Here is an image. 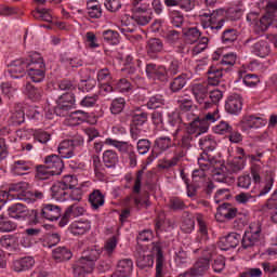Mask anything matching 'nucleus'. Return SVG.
I'll use <instances>...</instances> for the list:
<instances>
[{
	"mask_svg": "<svg viewBox=\"0 0 277 277\" xmlns=\"http://www.w3.org/2000/svg\"><path fill=\"white\" fill-rule=\"evenodd\" d=\"M77 186V177L72 175H66L61 182H56L52 185V198L64 202L70 198V189Z\"/></svg>",
	"mask_w": 277,
	"mask_h": 277,
	"instance_id": "nucleus-1",
	"label": "nucleus"
},
{
	"mask_svg": "<svg viewBox=\"0 0 277 277\" xmlns=\"http://www.w3.org/2000/svg\"><path fill=\"white\" fill-rule=\"evenodd\" d=\"M28 76L34 83H42L47 77V65L40 53L30 54V66L27 69Z\"/></svg>",
	"mask_w": 277,
	"mask_h": 277,
	"instance_id": "nucleus-2",
	"label": "nucleus"
},
{
	"mask_svg": "<svg viewBox=\"0 0 277 277\" xmlns=\"http://www.w3.org/2000/svg\"><path fill=\"white\" fill-rule=\"evenodd\" d=\"M200 16L209 18L208 21H202L201 25L203 29H209L210 31H220V29L224 27V23H226L224 9L205 12L201 13Z\"/></svg>",
	"mask_w": 277,
	"mask_h": 277,
	"instance_id": "nucleus-3",
	"label": "nucleus"
},
{
	"mask_svg": "<svg viewBox=\"0 0 277 277\" xmlns=\"http://www.w3.org/2000/svg\"><path fill=\"white\" fill-rule=\"evenodd\" d=\"M263 235V224L261 222H252L249 225V232H246L241 237V247L243 250H250L254 248V246L259 245L261 241V236Z\"/></svg>",
	"mask_w": 277,
	"mask_h": 277,
	"instance_id": "nucleus-4",
	"label": "nucleus"
},
{
	"mask_svg": "<svg viewBox=\"0 0 277 277\" xmlns=\"http://www.w3.org/2000/svg\"><path fill=\"white\" fill-rule=\"evenodd\" d=\"M213 254L211 252H207V254H203V256L198 258L197 261L194 263L193 267H190L188 271L182 273L183 277H200L205 276L207 272H209V268L211 267V259Z\"/></svg>",
	"mask_w": 277,
	"mask_h": 277,
	"instance_id": "nucleus-5",
	"label": "nucleus"
},
{
	"mask_svg": "<svg viewBox=\"0 0 277 277\" xmlns=\"http://www.w3.org/2000/svg\"><path fill=\"white\" fill-rule=\"evenodd\" d=\"M145 72L148 79H156L161 83H168L170 81V74L164 65H158L155 63H149L146 65Z\"/></svg>",
	"mask_w": 277,
	"mask_h": 277,
	"instance_id": "nucleus-6",
	"label": "nucleus"
},
{
	"mask_svg": "<svg viewBox=\"0 0 277 277\" xmlns=\"http://www.w3.org/2000/svg\"><path fill=\"white\" fill-rule=\"evenodd\" d=\"M8 213L10 217H13L14 220H25V217H27V215H31L32 222H35V224H37V222H39L38 219V210H30L27 209V207L23 203H15L11 207H9L8 209Z\"/></svg>",
	"mask_w": 277,
	"mask_h": 277,
	"instance_id": "nucleus-7",
	"label": "nucleus"
},
{
	"mask_svg": "<svg viewBox=\"0 0 277 277\" xmlns=\"http://www.w3.org/2000/svg\"><path fill=\"white\" fill-rule=\"evenodd\" d=\"M153 250L156 253V275L155 277H170L166 272V256L161 242H153Z\"/></svg>",
	"mask_w": 277,
	"mask_h": 277,
	"instance_id": "nucleus-8",
	"label": "nucleus"
},
{
	"mask_svg": "<svg viewBox=\"0 0 277 277\" xmlns=\"http://www.w3.org/2000/svg\"><path fill=\"white\" fill-rule=\"evenodd\" d=\"M29 193V183L18 182L15 184H10L8 187V197L14 200H27V194Z\"/></svg>",
	"mask_w": 277,
	"mask_h": 277,
	"instance_id": "nucleus-9",
	"label": "nucleus"
},
{
	"mask_svg": "<svg viewBox=\"0 0 277 277\" xmlns=\"http://www.w3.org/2000/svg\"><path fill=\"white\" fill-rule=\"evenodd\" d=\"M217 113H208L203 117H195L190 122L193 123V127L199 130L197 135H202V133H207L209 131V127L211 126V122H215Z\"/></svg>",
	"mask_w": 277,
	"mask_h": 277,
	"instance_id": "nucleus-10",
	"label": "nucleus"
},
{
	"mask_svg": "<svg viewBox=\"0 0 277 277\" xmlns=\"http://www.w3.org/2000/svg\"><path fill=\"white\" fill-rule=\"evenodd\" d=\"M199 130L194 126L193 122L188 123V127H186V132L182 135L180 142L177 143L181 148H184V150H189L192 148V142H194V135L195 137H198Z\"/></svg>",
	"mask_w": 277,
	"mask_h": 277,
	"instance_id": "nucleus-11",
	"label": "nucleus"
},
{
	"mask_svg": "<svg viewBox=\"0 0 277 277\" xmlns=\"http://www.w3.org/2000/svg\"><path fill=\"white\" fill-rule=\"evenodd\" d=\"M243 109V101L241 96L234 94L229 95L225 102V111L232 116H239Z\"/></svg>",
	"mask_w": 277,
	"mask_h": 277,
	"instance_id": "nucleus-12",
	"label": "nucleus"
},
{
	"mask_svg": "<svg viewBox=\"0 0 277 277\" xmlns=\"http://www.w3.org/2000/svg\"><path fill=\"white\" fill-rule=\"evenodd\" d=\"M40 215L43 220H48L49 222H57V220L62 217V208L53 203L43 205Z\"/></svg>",
	"mask_w": 277,
	"mask_h": 277,
	"instance_id": "nucleus-13",
	"label": "nucleus"
},
{
	"mask_svg": "<svg viewBox=\"0 0 277 277\" xmlns=\"http://www.w3.org/2000/svg\"><path fill=\"white\" fill-rule=\"evenodd\" d=\"M44 164L55 176H60L64 170V160L55 154L47 156L44 158Z\"/></svg>",
	"mask_w": 277,
	"mask_h": 277,
	"instance_id": "nucleus-14",
	"label": "nucleus"
},
{
	"mask_svg": "<svg viewBox=\"0 0 277 277\" xmlns=\"http://www.w3.org/2000/svg\"><path fill=\"white\" fill-rule=\"evenodd\" d=\"M31 55L28 56V58H19L15 60L10 64L9 72L11 75H19L23 77L27 70H29V67L31 66Z\"/></svg>",
	"mask_w": 277,
	"mask_h": 277,
	"instance_id": "nucleus-15",
	"label": "nucleus"
},
{
	"mask_svg": "<svg viewBox=\"0 0 277 277\" xmlns=\"http://www.w3.org/2000/svg\"><path fill=\"white\" fill-rule=\"evenodd\" d=\"M239 241H241V236L237 233H230L220 239L219 248L224 251L233 250L239 246Z\"/></svg>",
	"mask_w": 277,
	"mask_h": 277,
	"instance_id": "nucleus-16",
	"label": "nucleus"
},
{
	"mask_svg": "<svg viewBox=\"0 0 277 277\" xmlns=\"http://www.w3.org/2000/svg\"><path fill=\"white\" fill-rule=\"evenodd\" d=\"M131 272H133V260L132 259H123L118 262L117 269L111 276L113 277H129V276H131Z\"/></svg>",
	"mask_w": 277,
	"mask_h": 277,
	"instance_id": "nucleus-17",
	"label": "nucleus"
},
{
	"mask_svg": "<svg viewBox=\"0 0 277 277\" xmlns=\"http://www.w3.org/2000/svg\"><path fill=\"white\" fill-rule=\"evenodd\" d=\"M34 265H36V260H34L32 256H25L13 261L14 272H27V269H31Z\"/></svg>",
	"mask_w": 277,
	"mask_h": 277,
	"instance_id": "nucleus-18",
	"label": "nucleus"
},
{
	"mask_svg": "<svg viewBox=\"0 0 277 277\" xmlns=\"http://www.w3.org/2000/svg\"><path fill=\"white\" fill-rule=\"evenodd\" d=\"M52 259L56 263H64V261H70L72 259V251L66 247H57L52 251Z\"/></svg>",
	"mask_w": 277,
	"mask_h": 277,
	"instance_id": "nucleus-19",
	"label": "nucleus"
},
{
	"mask_svg": "<svg viewBox=\"0 0 277 277\" xmlns=\"http://www.w3.org/2000/svg\"><path fill=\"white\" fill-rule=\"evenodd\" d=\"M222 67L211 66L207 72L209 85H220L222 77H224Z\"/></svg>",
	"mask_w": 277,
	"mask_h": 277,
	"instance_id": "nucleus-20",
	"label": "nucleus"
},
{
	"mask_svg": "<svg viewBox=\"0 0 277 277\" xmlns=\"http://www.w3.org/2000/svg\"><path fill=\"white\" fill-rule=\"evenodd\" d=\"M98 256H101V250L89 248L82 252L80 261H83V263H87V265H91V267L94 268V262L98 261Z\"/></svg>",
	"mask_w": 277,
	"mask_h": 277,
	"instance_id": "nucleus-21",
	"label": "nucleus"
},
{
	"mask_svg": "<svg viewBox=\"0 0 277 277\" xmlns=\"http://www.w3.org/2000/svg\"><path fill=\"white\" fill-rule=\"evenodd\" d=\"M91 225L88 221H75L70 224L68 230L71 235H85L90 230Z\"/></svg>",
	"mask_w": 277,
	"mask_h": 277,
	"instance_id": "nucleus-22",
	"label": "nucleus"
},
{
	"mask_svg": "<svg viewBox=\"0 0 277 277\" xmlns=\"http://www.w3.org/2000/svg\"><path fill=\"white\" fill-rule=\"evenodd\" d=\"M74 275L78 277H85V274H92L94 268L92 264H87L83 260H78V262L72 266Z\"/></svg>",
	"mask_w": 277,
	"mask_h": 277,
	"instance_id": "nucleus-23",
	"label": "nucleus"
},
{
	"mask_svg": "<svg viewBox=\"0 0 277 277\" xmlns=\"http://www.w3.org/2000/svg\"><path fill=\"white\" fill-rule=\"evenodd\" d=\"M89 202L92 209L96 211L105 205V195H103L100 189H95L89 195Z\"/></svg>",
	"mask_w": 277,
	"mask_h": 277,
	"instance_id": "nucleus-24",
	"label": "nucleus"
},
{
	"mask_svg": "<svg viewBox=\"0 0 277 277\" xmlns=\"http://www.w3.org/2000/svg\"><path fill=\"white\" fill-rule=\"evenodd\" d=\"M253 53L258 57H267L272 53V48L267 41L261 40L253 44Z\"/></svg>",
	"mask_w": 277,
	"mask_h": 277,
	"instance_id": "nucleus-25",
	"label": "nucleus"
},
{
	"mask_svg": "<svg viewBox=\"0 0 277 277\" xmlns=\"http://www.w3.org/2000/svg\"><path fill=\"white\" fill-rule=\"evenodd\" d=\"M185 85H187V74H181L170 82L169 90L173 93L181 92Z\"/></svg>",
	"mask_w": 277,
	"mask_h": 277,
	"instance_id": "nucleus-26",
	"label": "nucleus"
},
{
	"mask_svg": "<svg viewBox=\"0 0 277 277\" xmlns=\"http://www.w3.org/2000/svg\"><path fill=\"white\" fill-rule=\"evenodd\" d=\"M25 94L35 103L42 100V89L31 84L30 82H27L25 85Z\"/></svg>",
	"mask_w": 277,
	"mask_h": 277,
	"instance_id": "nucleus-27",
	"label": "nucleus"
},
{
	"mask_svg": "<svg viewBox=\"0 0 277 277\" xmlns=\"http://www.w3.org/2000/svg\"><path fill=\"white\" fill-rule=\"evenodd\" d=\"M199 146L202 153H213L217 146V142H215V138L211 135L203 136L199 140Z\"/></svg>",
	"mask_w": 277,
	"mask_h": 277,
	"instance_id": "nucleus-28",
	"label": "nucleus"
},
{
	"mask_svg": "<svg viewBox=\"0 0 277 277\" xmlns=\"http://www.w3.org/2000/svg\"><path fill=\"white\" fill-rule=\"evenodd\" d=\"M217 163V160H215V157L211 156L209 153H201L200 157L198 158V166L202 170H211L212 166H215Z\"/></svg>",
	"mask_w": 277,
	"mask_h": 277,
	"instance_id": "nucleus-29",
	"label": "nucleus"
},
{
	"mask_svg": "<svg viewBox=\"0 0 277 277\" xmlns=\"http://www.w3.org/2000/svg\"><path fill=\"white\" fill-rule=\"evenodd\" d=\"M230 173L226 169V164H221L220 168H214L212 170V179L216 181V183H228V175Z\"/></svg>",
	"mask_w": 277,
	"mask_h": 277,
	"instance_id": "nucleus-30",
	"label": "nucleus"
},
{
	"mask_svg": "<svg viewBox=\"0 0 277 277\" xmlns=\"http://www.w3.org/2000/svg\"><path fill=\"white\" fill-rule=\"evenodd\" d=\"M74 150L72 142H70V140L63 141L58 146V153L63 159H71V157H75Z\"/></svg>",
	"mask_w": 277,
	"mask_h": 277,
	"instance_id": "nucleus-31",
	"label": "nucleus"
},
{
	"mask_svg": "<svg viewBox=\"0 0 277 277\" xmlns=\"http://www.w3.org/2000/svg\"><path fill=\"white\" fill-rule=\"evenodd\" d=\"M169 18L171 21V25L177 29H181L185 23V16L179 10L169 9Z\"/></svg>",
	"mask_w": 277,
	"mask_h": 277,
	"instance_id": "nucleus-32",
	"label": "nucleus"
},
{
	"mask_svg": "<svg viewBox=\"0 0 277 277\" xmlns=\"http://www.w3.org/2000/svg\"><path fill=\"white\" fill-rule=\"evenodd\" d=\"M183 36L185 37L186 42L194 44L200 40L202 32L197 27H190L183 30Z\"/></svg>",
	"mask_w": 277,
	"mask_h": 277,
	"instance_id": "nucleus-33",
	"label": "nucleus"
},
{
	"mask_svg": "<svg viewBox=\"0 0 277 277\" xmlns=\"http://www.w3.org/2000/svg\"><path fill=\"white\" fill-rule=\"evenodd\" d=\"M118 161V154L115 150L108 149L104 151L103 163L105 168H114Z\"/></svg>",
	"mask_w": 277,
	"mask_h": 277,
	"instance_id": "nucleus-34",
	"label": "nucleus"
},
{
	"mask_svg": "<svg viewBox=\"0 0 277 277\" xmlns=\"http://www.w3.org/2000/svg\"><path fill=\"white\" fill-rule=\"evenodd\" d=\"M136 265L140 269H146V267H153L155 265V259L153 254H140L136 260Z\"/></svg>",
	"mask_w": 277,
	"mask_h": 277,
	"instance_id": "nucleus-35",
	"label": "nucleus"
},
{
	"mask_svg": "<svg viewBox=\"0 0 277 277\" xmlns=\"http://www.w3.org/2000/svg\"><path fill=\"white\" fill-rule=\"evenodd\" d=\"M51 176H55V173L50 171L47 164H40L36 167V179H39V181H47L51 179Z\"/></svg>",
	"mask_w": 277,
	"mask_h": 277,
	"instance_id": "nucleus-36",
	"label": "nucleus"
},
{
	"mask_svg": "<svg viewBox=\"0 0 277 277\" xmlns=\"http://www.w3.org/2000/svg\"><path fill=\"white\" fill-rule=\"evenodd\" d=\"M147 53H161L163 51V41L159 38H151L147 41Z\"/></svg>",
	"mask_w": 277,
	"mask_h": 277,
	"instance_id": "nucleus-37",
	"label": "nucleus"
},
{
	"mask_svg": "<svg viewBox=\"0 0 277 277\" xmlns=\"http://www.w3.org/2000/svg\"><path fill=\"white\" fill-rule=\"evenodd\" d=\"M184 219L182 221L181 230L183 233L189 234L192 230H194L196 226V221L194 217L189 216V212H184Z\"/></svg>",
	"mask_w": 277,
	"mask_h": 277,
	"instance_id": "nucleus-38",
	"label": "nucleus"
},
{
	"mask_svg": "<svg viewBox=\"0 0 277 277\" xmlns=\"http://www.w3.org/2000/svg\"><path fill=\"white\" fill-rule=\"evenodd\" d=\"M88 118H89L88 113L83 110H76L69 114L68 120L69 122H71V124L77 126V124H81V122H85Z\"/></svg>",
	"mask_w": 277,
	"mask_h": 277,
	"instance_id": "nucleus-39",
	"label": "nucleus"
},
{
	"mask_svg": "<svg viewBox=\"0 0 277 277\" xmlns=\"http://www.w3.org/2000/svg\"><path fill=\"white\" fill-rule=\"evenodd\" d=\"M124 105H127V101H124V97H117L113 100L110 104V113L115 116H118V114H122L124 110Z\"/></svg>",
	"mask_w": 277,
	"mask_h": 277,
	"instance_id": "nucleus-40",
	"label": "nucleus"
},
{
	"mask_svg": "<svg viewBox=\"0 0 277 277\" xmlns=\"http://www.w3.org/2000/svg\"><path fill=\"white\" fill-rule=\"evenodd\" d=\"M16 223L10 221L3 215H0V233H12V230H16Z\"/></svg>",
	"mask_w": 277,
	"mask_h": 277,
	"instance_id": "nucleus-41",
	"label": "nucleus"
},
{
	"mask_svg": "<svg viewBox=\"0 0 277 277\" xmlns=\"http://www.w3.org/2000/svg\"><path fill=\"white\" fill-rule=\"evenodd\" d=\"M192 92L195 98L198 101L199 104H202V101L207 98L208 90L202 84H195L192 89Z\"/></svg>",
	"mask_w": 277,
	"mask_h": 277,
	"instance_id": "nucleus-42",
	"label": "nucleus"
},
{
	"mask_svg": "<svg viewBox=\"0 0 277 277\" xmlns=\"http://www.w3.org/2000/svg\"><path fill=\"white\" fill-rule=\"evenodd\" d=\"M181 66L182 63L179 61V58L173 57L169 65L167 66V72L169 74V77L172 79V77H176L177 74L181 72Z\"/></svg>",
	"mask_w": 277,
	"mask_h": 277,
	"instance_id": "nucleus-43",
	"label": "nucleus"
},
{
	"mask_svg": "<svg viewBox=\"0 0 277 277\" xmlns=\"http://www.w3.org/2000/svg\"><path fill=\"white\" fill-rule=\"evenodd\" d=\"M92 159L95 176L97 179H105V166H103V162H101V157H98L97 155H93Z\"/></svg>",
	"mask_w": 277,
	"mask_h": 277,
	"instance_id": "nucleus-44",
	"label": "nucleus"
},
{
	"mask_svg": "<svg viewBox=\"0 0 277 277\" xmlns=\"http://www.w3.org/2000/svg\"><path fill=\"white\" fill-rule=\"evenodd\" d=\"M197 224L199 226V233L201 235L200 241H207L209 239V229L207 227V222L202 217V214H197Z\"/></svg>",
	"mask_w": 277,
	"mask_h": 277,
	"instance_id": "nucleus-45",
	"label": "nucleus"
},
{
	"mask_svg": "<svg viewBox=\"0 0 277 277\" xmlns=\"http://www.w3.org/2000/svg\"><path fill=\"white\" fill-rule=\"evenodd\" d=\"M228 207H230V203L228 202H224L217 207L216 213H215L216 222H226L228 216Z\"/></svg>",
	"mask_w": 277,
	"mask_h": 277,
	"instance_id": "nucleus-46",
	"label": "nucleus"
},
{
	"mask_svg": "<svg viewBox=\"0 0 277 277\" xmlns=\"http://www.w3.org/2000/svg\"><path fill=\"white\" fill-rule=\"evenodd\" d=\"M103 38L108 44H119L120 43V34L116 30H105L103 32Z\"/></svg>",
	"mask_w": 277,
	"mask_h": 277,
	"instance_id": "nucleus-47",
	"label": "nucleus"
},
{
	"mask_svg": "<svg viewBox=\"0 0 277 277\" xmlns=\"http://www.w3.org/2000/svg\"><path fill=\"white\" fill-rule=\"evenodd\" d=\"M146 105L148 109H159V107L166 105V100H163L162 95H154L149 97Z\"/></svg>",
	"mask_w": 277,
	"mask_h": 277,
	"instance_id": "nucleus-48",
	"label": "nucleus"
},
{
	"mask_svg": "<svg viewBox=\"0 0 277 277\" xmlns=\"http://www.w3.org/2000/svg\"><path fill=\"white\" fill-rule=\"evenodd\" d=\"M56 103L57 105L54 107V114H56V116H61L62 118L69 117L70 115H68V111L72 109V106H70V104H64L62 102Z\"/></svg>",
	"mask_w": 277,
	"mask_h": 277,
	"instance_id": "nucleus-49",
	"label": "nucleus"
},
{
	"mask_svg": "<svg viewBox=\"0 0 277 277\" xmlns=\"http://www.w3.org/2000/svg\"><path fill=\"white\" fill-rule=\"evenodd\" d=\"M169 209H171V211H185V209H187V205H185L183 199L173 197L169 201Z\"/></svg>",
	"mask_w": 277,
	"mask_h": 277,
	"instance_id": "nucleus-50",
	"label": "nucleus"
},
{
	"mask_svg": "<svg viewBox=\"0 0 277 277\" xmlns=\"http://www.w3.org/2000/svg\"><path fill=\"white\" fill-rule=\"evenodd\" d=\"M28 170H31V167H29V163H27L25 160H17L13 164V172L19 176H23V174H25V172Z\"/></svg>",
	"mask_w": 277,
	"mask_h": 277,
	"instance_id": "nucleus-51",
	"label": "nucleus"
},
{
	"mask_svg": "<svg viewBox=\"0 0 277 277\" xmlns=\"http://www.w3.org/2000/svg\"><path fill=\"white\" fill-rule=\"evenodd\" d=\"M148 122V113H140L132 115V126L134 127H144Z\"/></svg>",
	"mask_w": 277,
	"mask_h": 277,
	"instance_id": "nucleus-52",
	"label": "nucleus"
},
{
	"mask_svg": "<svg viewBox=\"0 0 277 277\" xmlns=\"http://www.w3.org/2000/svg\"><path fill=\"white\" fill-rule=\"evenodd\" d=\"M265 207L271 210L275 209V212L272 215V220L277 224V189L273 193L271 198L267 200Z\"/></svg>",
	"mask_w": 277,
	"mask_h": 277,
	"instance_id": "nucleus-53",
	"label": "nucleus"
},
{
	"mask_svg": "<svg viewBox=\"0 0 277 277\" xmlns=\"http://www.w3.org/2000/svg\"><path fill=\"white\" fill-rule=\"evenodd\" d=\"M16 243H18V237L14 235H4L0 238V246H2V248H13Z\"/></svg>",
	"mask_w": 277,
	"mask_h": 277,
	"instance_id": "nucleus-54",
	"label": "nucleus"
},
{
	"mask_svg": "<svg viewBox=\"0 0 277 277\" xmlns=\"http://www.w3.org/2000/svg\"><path fill=\"white\" fill-rule=\"evenodd\" d=\"M243 16V11L239 8H229L225 11V18L227 21H239Z\"/></svg>",
	"mask_w": 277,
	"mask_h": 277,
	"instance_id": "nucleus-55",
	"label": "nucleus"
},
{
	"mask_svg": "<svg viewBox=\"0 0 277 277\" xmlns=\"http://www.w3.org/2000/svg\"><path fill=\"white\" fill-rule=\"evenodd\" d=\"M32 136H34V140H36L40 144H48V142L51 141V134L41 129L35 130Z\"/></svg>",
	"mask_w": 277,
	"mask_h": 277,
	"instance_id": "nucleus-56",
	"label": "nucleus"
},
{
	"mask_svg": "<svg viewBox=\"0 0 277 277\" xmlns=\"http://www.w3.org/2000/svg\"><path fill=\"white\" fill-rule=\"evenodd\" d=\"M155 147L160 150H168L172 146V138L170 136H160L155 141Z\"/></svg>",
	"mask_w": 277,
	"mask_h": 277,
	"instance_id": "nucleus-57",
	"label": "nucleus"
},
{
	"mask_svg": "<svg viewBox=\"0 0 277 277\" xmlns=\"http://www.w3.org/2000/svg\"><path fill=\"white\" fill-rule=\"evenodd\" d=\"M106 144H111L113 146L118 148V150H120V153H127V155H128L129 150L133 149L132 145H128L126 142H118V141L111 140V138H107Z\"/></svg>",
	"mask_w": 277,
	"mask_h": 277,
	"instance_id": "nucleus-58",
	"label": "nucleus"
},
{
	"mask_svg": "<svg viewBox=\"0 0 277 277\" xmlns=\"http://www.w3.org/2000/svg\"><path fill=\"white\" fill-rule=\"evenodd\" d=\"M42 198H44V193H42V190H29L26 194V201L27 205H31V202H36V200H42Z\"/></svg>",
	"mask_w": 277,
	"mask_h": 277,
	"instance_id": "nucleus-59",
	"label": "nucleus"
},
{
	"mask_svg": "<svg viewBox=\"0 0 277 277\" xmlns=\"http://www.w3.org/2000/svg\"><path fill=\"white\" fill-rule=\"evenodd\" d=\"M77 101H79V97L75 96V93H64L58 97L56 103H63L72 107Z\"/></svg>",
	"mask_w": 277,
	"mask_h": 277,
	"instance_id": "nucleus-60",
	"label": "nucleus"
},
{
	"mask_svg": "<svg viewBox=\"0 0 277 277\" xmlns=\"http://www.w3.org/2000/svg\"><path fill=\"white\" fill-rule=\"evenodd\" d=\"M229 174H236V172H241L243 170V161L233 160L225 166Z\"/></svg>",
	"mask_w": 277,
	"mask_h": 277,
	"instance_id": "nucleus-61",
	"label": "nucleus"
},
{
	"mask_svg": "<svg viewBox=\"0 0 277 277\" xmlns=\"http://www.w3.org/2000/svg\"><path fill=\"white\" fill-rule=\"evenodd\" d=\"M230 198V189L228 188H221L216 190L214 195V202L220 205V202H224V200H228Z\"/></svg>",
	"mask_w": 277,
	"mask_h": 277,
	"instance_id": "nucleus-62",
	"label": "nucleus"
},
{
	"mask_svg": "<svg viewBox=\"0 0 277 277\" xmlns=\"http://www.w3.org/2000/svg\"><path fill=\"white\" fill-rule=\"evenodd\" d=\"M222 40L224 44L235 42V40H237V29H234V28L226 29L222 35Z\"/></svg>",
	"mask_w": 277,
	"mask_h": 277,
	"instance_id": "nucleus-63",
	"label": "nucleus"
},
{
	"mask_svg": "<svg viewBox=\"0 0 277 277\" xmlns=\"http://www.w3.org/2000/svg\"><path fill=\"white\" fill-rule=\"evenodd\" d=\"M262 267L264 269V273L267 275V277H277V266L269 263L264 262L262 263Z\"/></svg>",
	"mask_w": 277,
	"mask_h": 277,
	"instance_id": "nucleus-64",
	"label": "nucleus"
}]
</instances>
